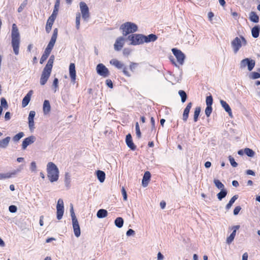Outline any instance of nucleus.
<instances>
[{
  "instance_id": "nucleus-61",
  "label": "nucleus",
  "mask_w": 260,
  "mask_h": 260,
  "mask_svg": "<svg viewBox=\"0 0 260 260\" xmlns=\"http://www.w3.org/2000/svg\"><path fill=\"white\" fill-rule=\"evenodd\" d=\"M135 231L132 230V229H129L127 232H126V236H133L134 234H135Z\"/></svg>"
},
{
  "instance_id": "nucleus-17",
  "label": "nucleus",
  "mask_w": 260,
  "mask_h": 260,
  "mask_svg": "<svg viewBox=\"0 0 260 260\" xmlns=\"http://www.w3.org/2000/svg\"><path fill=\"white\" fill-rule=\"evenodd\" d=\"M69 75L71 78L72 82L75 83L76 79V72L75 69V65L74 63H71L69 66Z\"/></svg>"
},
{
  "instance_id": "nucleus-53",
  "label": "nucleus",
  "mask_w": 260,
  "mask_h": 260,
  "mask_svg": "<svg viewBox=\"0 0 260 260\" xmlns=\"http://www.w3.org/2000/svg\"><path fill=\"white\" fill-rule=\"evenodd\" d=\"M212 111V107L207 106V107L205 109V112L207 117L210 116V114H211Z\"/></svg>"
},
{
  "instance_id": "nucleus-10",
  "label": "nucleus",
  "mask_w": 260,
  "mask_h": 260,
  "mask_svg": "<svg viewBox=\"0 0 260 260\" xmlns=\"http://www.w3.org/2000/svg\"><path fill=\"white\" fill-rule=\"evenodd\" d=\"M96 71L99 75L104 78L108 77L110 74L109 70L103 63H99L97 65Z\"/></svg>"
},
{
  "instance_id": "nucleus-51",
  "label": "nucleus",
  "mask_w": 260,
  "mask_h": 260,
  "mask_svg": "<svg viewBox=\"0 0 260 260\" xmlns=\"http://www.w3.org/2000/svg\"><path fill=\"white\" fill-rule=\"evenodd\" d=\"M49 54L50 53H47L46 52L44 51V54L42 55L41 58L40 63H43V62L48 58Z\"/></svg>"
},
{
  "instance_id": "nucleus-41",
  "label": "nucleus",
  "mask_w": 260,
  "mask_h": 260,
  "mask_svg": "<svg viewBox=\"0 0 260 260\" xmlns=\"http://www.w3.org/2000/svg\"><path fill=\"white\" fill-rule=\"evenodd\" d=\"M226 194L227 191L225 190H221L220 192L217 194L218 199L219 201H221L223 198H224L226 196Z\"/></svg>"
},
{
  "instance_id": "nucleus-28",
  "label": "nucleus",
  "mask_w": 260,
  "mask_h": 260,
  "mask_svg": "<svg viewBox=\"0 0 260 260\" xmlns=\"http://www.w3.org/2000/svg\"><path fill=\"white\" fill-rule=\"evenodd\" d=\"M55 57L53 55H52L49 58L48 62L45 68L44 69H47L48 70L52 71V68L53 66V63L54 62Z\"/></svg>"
},
{
  "instance_id": "nucleus-36",
  "label": "nucleus",
  "mask_w": 260,
  "mask_h": 260,
  "mask_svg": "<svg viewBox=\"0 0 260 260\" xmlns=\"http://www.w3.org/2000/svg\"><path fill=\"white\" fill-rule=\"evenodd\" d=\"M201 107H197L196 108L194 112V115H193V120L194 121L196 122L198 120V117L200 115V113L201 112Z\"/></svg>"
},
{
  "instance_id": "nucleus-31",
  "label": "nucleus",
  "mask_w": 260,
  "mask_h": 260,
  "mask_svg": "<svg viewBox=\"0 0 260 260\" xmlns=\"http://www.w3.org/2000/svg\"><path fill=\"white\" fill-rule=\"evenodd\" d=\"M108 215V212L105 209H100L96 213V216L99 218L106 217Z\"/></svg>"
},
{
  "instance_id": "nucleus-19",
  "label": "nucleus",
  "mask_w": 260,
  "mask_h": 260,
  "mask_svg": "<svg viewBox=\"0 0 260 260\" xmlns=\"http://www.w3.org/2000/svg\"><path fill=\"white\" fill-rule=\"evenodd\" d=\"M220 103L222 106V107L224 109V110L228 113L230 117H232L233 114L232 110L228 105V104L223 100H220Z\"/></svg>"
},
{
  "instance_id": "nucleus-24",
  "label": "nucleus",
  "mask_w": 260,
  "mask_h": 260,
  "mask_svg": "<svg viewBox=\"0 0 260 260\" xmlns=\"http://www.w3.org/2000/svg\"><path fill=\"white\" fill-rule=\"evenodd\" d=\"M191 106H192V103L191 102H190L187 104V106L186 107V108H185V109L184 110L182 118H183V121L185 122L188 119L189 113L190 110L191 108Z\"/></svg>"
},
{
  "instance_id": "nucleus-14",
  "label": "nucleus",
  "mask_w": 260,
  "mask_h": 260,
  "mask_svg": "<svg viewBox=\"0 0 260 260\" xmlns=\"http://www.w3.org/2000/svg\"><path fill=\"white\" fill-rule=\"evenodd\" d=\"M36 140V138L34 136H30L25 138L22 141V149L25 150L28 145L34 143Z\"/></svg>"
},
{
  "instance_id": "nucleus-4",
  "label": "nucleus",
  "mask_w": 260,
  "mask_h": 260,
  "mask_svg": "<svg viewBox=\"0 0 260 260\" xmlns=\"http://www.w3.org/2000/svg\"><path fill=\"white\" fill-rule=\"evenodd\" d=\"M138 26L132 22H126L122 24L120 26V30L124 36L128 34L134 33L138 30Z\"/></svg>"
},
{
  "instance_id": "nucleus-16",
  "label": "nucleus",
  "mask_w": 260,
  "mask_h": 260,
  "mask_svg": "<svg viewBox=\"0 0 260 260\" xmlns=\"http://www.w3.org/2000/svg\"><path fill=\"white\" fill-rule=\"evenodd\" d=\"M75 236L78 238L81 235V230L78 219L72 220Z\"/></svg>"
},
{
  "instance_id": "nucleus-38",
  "label": "nucleus",
  "mask_w": 260,
  "mask_h": 260,
  "mask_svg": "<svg viewBox=\"0 0 260 260\" xmlns=\"http://www.w3.org/2000/svg\"><path fill=\"white\" fill-rule=\"evenodd\" d=\"M237 199H238V196L237 195L234 196L232 198V199L230 200L229 203L226 205V209L227 210H229L231 208L233 204L234 203V202Z\"/></svg>"
},
{
  "instance_id": "nucleus-21",
  "label": "nucleus",
  "mask_w": 260,
  "mask_h": 260,
  "mask_svg": "<svg viewBox=\"0 0 260 260\" xmlns=\"http://www.w3.org/2000/svg\"><path fill=\"white\" fill-rule=\"evenodd\" d=\"M32 90H30L22 100V106L25 107L29 103L31 96L32 94Z\"/></svg>"
},
{
  "instance_id": "nucleus-54",
  "label": "nucleus",
  "mask_w": 260,
  "mask_h": 260,
  "mask_svg": "<svg viewBox=\"0 0 260 260\" xmlns=\"http://www.w3.org/2000/svg\"><path fill=\"white\" fill-rule=\"evenodd\" d=\"M235 237L233 235L231 234L226 238V242L228 244H230L234 240Z\"/></svg>"
},
{
  "instance_id": "nucleus-50",
  "label": "nucleus",
  "mask_w": 260,
  "mask_h": 260,
  "mask_svg": "<svg viewBox=\"0 0 260 260\" xmlns=\"http://www.w3.org/2000/svg\"><path fill=\"white\" fill-rule=\"evenodd\" d=\"M70 213H71V216L72 218V220L77 219L75 213L74 211L73 206V205H71V208H70Z\"/></svg>"
},
{
  "instance_id": "nucleus-55",
  "label": "nucleus",
  "mask_w": 260,
  "mask_h": 260,
  "mask_svg": "<svg viewBox=\"0 0 260 260\" xmlns=\"http://www.w3.org/2000/svg\"><path fill=\"white\" fill-rule=\"evenodd\" d=\"M9 210L11 213H15L17 210V208L15 205H11L9 207Z\"/></svg>"
},
{
  "instance_id": "nucleus-39",
  "label": "nucleus",
  "mask_w": 260,
  "mask_h": 260,
  "mask_svg": "<svg viewBox=\"0 0 260 260\" xmlns=\"http://www.w3.org/2000/svg\"><path fill=\"white\" fill-rule=\"evenodd\" d=\"M71 183V175L66 173L64 176V183L67 187H69Z\"/></svg>"
},
{
  "instance_id": "nucleus-43",
  "label": "nucleus",
  "mask_w": 260,
  "mask_h": 260,
  "mask_svg": "<svg viewBox=\"0 0 260 260\" xmlns=\"http://www.w3.org/2000/svg\"><path fill=\"white\" fill-rule=\"evenodd\" d=\"M178 93L181 98L182 103H184L187 99V95L186 93L183 90H181L179 91Z\"/></svg>"
},
{
  "instance_id": "nucleus-35",
  "label": "nucleus",
  "mask_w": 260,
  "mask_h": 260,
  "mask_svg": "<svg viewBox=\"0 0 260 260\" xmlns=\"http://www.w3.org/2000/svg\"><path fill=\"white\" fill-rule=\"evenodd\" d=\"M123 219L121 217H117L114 221L115 225L118 228H121L123 225Z\"/></svg>"
},
{
  "instance_id": "nucleus-25",
  "label": "nucleus",
  "mask_w": 260,
  "mask_h": 260,
  "mask_svg": "<svg viewBox=\"0 0 260 260\" xmlns=\"http://www.w3.org/2000/svg\"><path fill=\"white\" fill-rule=\"evenodd\" d=\"M126 143L127 146L132 150H134L136 148V146L133 142L132 137L131 134H128L126 136Z\"/></svg>"
},
{
  "instance_id": "nucleus-44",
  "label": "nucleus",
  "mask_w": 260,
  "mask_h": 260,
  "mask_svg": "<svg viewBox=\"0 0 260 260\" xmlns=\"http://www.w3.org/2000/svg\"><path fill=\"white\" fill-rule=\"evenodd\" d=\"M244 153L249 157H253L255 152L251 149L246 148L244 149Z\"/></svg>"
},
{
  "instance_id": "nucleus-7",
  "label": "nucleus",
  "mask_w": 260,
  "mask_h": 260,
  "mask_svg": "<svg viewBox=\"0 0 260 260\" xmlns=\"http://www.w3.org/2000/svg\"><path fill=\"white\" fill-rule=\"evenodd\" d=\"M81 16L83 19L87 21L90 17L89 10L87 4L84 2H81L79 3Z\"/></svg>"
},
{
  "instance_id": "nucleus-30",
  "label": "nucleus",
  "mask_w": 260,
  "mask_h": 260,
  "mask_svg": "<svg viewBox=\"0 0 260 260\" xmlns=\"http://www.w3.org/2000/svg\"><path fill=\"white\" fill-rule=\"evenodd\" d=\"M59 6H60V0H56L55 5H54V10H53L52 14H51V16L56 17V16L57 15V13H58V10L59 8Z\"/></svg>"
},
{
  "instance_id": "nucleus-1",
  "label": "nucleus",
  "mask_w": 260,
  "mask_h": 260,
  "mask_svg": "<svg viewBox=\"0 0 260 260\" xmlns=\"http://www.w3.org/2000/svg\"><path fill=\"white\" fill-rule=\"evenodd\" d=\"M20 42V36L18 29L16 25L13 24L11 32V46L13 52L16 55L19 54Z\"/></svg>"
},
{
  "instance_id": "nucleus-57",
  "label": "nucleus",
  "mask_w": 260,
  "mask_h": 260,
  "mask_svg": "<svg viewBox=\"0 0 260 260\" xmlns=\"http://www.w3.org/2000/svg\"><path fill=\"white\" fill-rule=\"evenodd\" d=\"M1 107H4L6 108H8L7 102L4 98H1Z\"/></svg>"
},
{
  "instance_id": "nucleus-29",
  "label": "nucleus",
  "mask_w": 260,
  "mask_h": 260,
  "mask_svg": "<svg viewBox=\"0 0 260 260\" xmlns=\"http://www.w3.org/2000/svg\"><path fill=\"white\" fill-rule=\"evenodd\" d=\"M97 178L100 182L103 183L105 179V173L104 172L98 170L96 172Z\"/></svg>"
},
{
  "instance_id": "nucleus-8",
  "label": "nucleus",
  "mask_w": 260,
  "mask_h": 260,
  "mask_svg": "<svg viewBox=\"0 0 260 260\" xmlns=\"http://www.w3.org/2000/svg\"><path fill=\"white\" fill-rule=\"evenodd\" d=\"M254 66L255 61L248 58L242 59L240 63V67L241 69H245L247 67L249 71H251L254 67Z\"/></svg>"
},
{
  "instance_id": "nucleus-34",
  "label": "nucleus",
  "mask_w": 260,
  "mask_h": 260,
  "mask_svg": "<svg viewBox=\"0 0 260 260\" xmlns=\"http://www.w3.org/2000/svg\"><path fill=\"white\" fill-rule=\"evenodd\" d=\"M10 140L11 138L10 137H7L1 140V148H7L9 145Z\"/></svg>"
},
{
  "instance_id": "nucleus-27",
  "label": "nucleus",
  "mask_w": 260,
  "mask_h": 260,
  "mask_svg": "<svg viewBox=\"0 0 260 260\" xmlns=\"http://www.w3.org/2000/svg\"><path fill=\"white\" fill-rule=\"evenodd\" d=\"M56 41V40L51 38V40L49 41L46 48L45 49V51L47 53H50L54 46Z\"/></svg>"
},
{
  "instance_id": "nucleus-6",
  "label": "nucleus",
  "mask_w": 260,
  "mask_h": 260,
  "mask_svg": "<svg viewBox=\"0 0 260 260\" xmlns=\"http://www.w3.org/2000/svg\"><path fill=\"white\" fill-rule=\"evenodd\" d=\"M126 40L129 42V45L137 46L143 44V35L133 34L127 36Z\"/></svg>"
},
{
  "instance_id": "nucleus-63",
  "label": "nucleus",
  "mask_w": 260,
  "mask_h": 260,
  "mask_svg": "<svg viewBox=\"0 0 260 260\" xmlns=\"http://www.w3.org/2000/svg\"><path fill=\"white\" fill-rule=\"evenodd\" d=\"M5 120L6 121H8L11 118V113L9 112H6L4 116Z\"/></svg>"
},
{
  "instance_id": "nucleus-26",
  "label": "nucleus",
  "mask_w": 260,
  "mask_h": 260,
  "mask_svg": "<svg viewBox=\"0 0 260 260\" xmlns=\"http://www.w3.org/2000/svg\"><path fill=\"white\" fill-rule=\"evenodd\" d=\"M43 112L45 115L48 114L50 112L51 106L49 101L45 100L43 107Z\"/></svg>"
},
{
  "instance_id": "nucleus-22",
  "label": "nucleus",
  "mask_w": 260,
  "mask_h": 260,
  "mask_svg": "<svg viewBox=\"0 0 260 260\" xmlns=\"http://www.w3.org/2000/svg\"><path fill=\"white\" fill-rule=\"evenodd\" d=\"M151 174L149 172L146 171L143 176L142 184L143 187H146L150 181Z\"/></svg>"
},
{
  "instance_id": "nucleus-9",
  "label": "nucleus",
  "mask_w": 260,
  "mask_h": 260,
  "mask_svg": "<svg viewBox=\"0 0 260 260\" xmlns=\"http://www.w3.org/2000/svg\"><path fill=\"white\" fill-rule=\"evenodd\" d=\"M64 213V203L61 199H59L57 201L56 205V217L58 220H60Z\"/></svg>"
},
{
  "instance_id": "nucleus-37",
  "label": "nucleus",
  "mask_w": 260,
  "mask_h": 260,
  "mask_svg": "<svg viewBox=\"0 0 260 260\" xmlns=\"http://www.w3.org/2000/svg\"><path fill=\"white\" fill-rule=\"evenodd\" d=\"M81 14L78 12L76 14V27L77 29L80 28V26Z\"/></svg>"
},
{
  "instance_id": "nucleus-45",
  "label": "nucleus",
  "mask_w": 260,
  "mask_h": 260,
  "mask_svg": "<svg viewBox=\"0 0 260 260\" xmlns=\"http://www.w3.org/2000/svg\"><path fill=\"white\" fill-rule=\"evenodd\" d=\"M27 5V0H24L21 4V5H20V6L19 7V8H18V12L19 13H20L25 8V7L26 6V5Z\"/></svg>"
},
{
  "instance_id": "nucleus-42",
  "label": "nucleus",
  "mask_w": 260,
  "mask_h": 260,
  "mask_svg": "<svg viewBox=\"0 0 260 260\" xmlns=\"http://www.w3.org/2000/svg\"><path fill=\"white\" fill-rule=\"evenodd\" d=\"M24 134L23 132H20L18 134L15 135L13 138V140L14 142H18L21 139L22 137H23Z\"/></svg>"
},
{
  "instance_id": "nucleus-47",
  "label": "nucleus",
  "mask_w": 260,
  "mask_h": 260,
  "mask_svg": "<svg viewBox=\"0 0 260 260\" xmlns=\"http://www.w3.org/2000/svg\"><path fill=\"white\" fill-rule=\"evenodd\" d=\"M212 103H213L212 97L211 95L207 96L206 99V103L207 106L212 107L211 106L212 105Z\"/></svg>"
},
{
  "instance_id": "nucleus-40",
  "label": "nucleus",
  "mask_w": 260,
  "mask_h": 260,
  "mask_svg": "<svg viewBox=\"0 0 260 260\" xmlns=\"http://www.w3.org/2000/svg\"><path fill=\"white\" fill-rule=\"evenodd\" d=\"M213 182L217 188L221 190L223 189L224 185L219 180L215 179Z\"/></svg>"
},
{
  "instance_id": "nucleus-23",
  "label": "nucleus",
  "mask_w": 260,
  "mask_h": 260,
  "mask_svg": "<svg viewBox=\"0 0 260 260\" xmlns=\"http://www.w3.org/2000/svg\"><path fill=\"white\" fill-rule=\"evenodd\" d=\"M110 63L118 69H122L124 67V64L117 59H112L110 61Z\"/></svg>"
},
{
  "instance_id": "nucleus-32",
  "label": "nucleus",
  "mask_w": 260,
  "mask_h": 260,
  "mask_svg": "<svg viewBox=\"0 0 260 260\" xmlns=\"http://www.w3.org/2000/svg\"><path fill=\"white\" fill-rule=\"evenodd\" d=\"M260 31V27L255 26L252 28L251 30L252 36L253 38H256L259 36V32Z\"/></svg>"
},
{
  "instance_id": "nucleus-20",
  "label": "nucleus",
  "mask_w": 260,
  "mask_h": 260,
  "mask_svg": "<svg viewBox=\"0 0 260 260\" xmlns=\"http://www.w3.org/2000/svg\"><path fill=\"white\" fill-rule=\"evenodd\" d=\"M55 18V17L52 16L49 17L46 25V31L47 33L50 32Z\"/></svg>"
},
{
  "instance_id": "nucleus-59",
  "label": "nucleus",
  "mask_w": 260,
  "mask_h": 260,
  "mask_svg": "<svg viewBox=\"0 0 260 260\" xmlns=\"http://www.w3.org/2000/svg\"><path fill=\"white\" fill-rule=\"evenodd\" d=\"M241 208L240 206H238L235 207L234 210V214L235 215H237L239 213L240 211L241 210Z\"/></svg>"
},
{
  "instance_id": "nucleus-15",
  "label": "nucleus",
  "mask_w": 260,
  "mask_h": 260,
  "mask_svg": "<svg viewBox=\"0 0 260 260\" xmlns=\"http://www.w3.org/2000/svg\"><path fill=\"white\" fill-rule=\"evenodd\" d=\"M51 71L48 70L47 69H44L42 74L41 75V79H40V84L42 85H44L47 82L50 75L51 74Z\"/></svg>"
},
{
  "instance_id": "nucleus-11",
  "label": "nucleus",
  "mask_w": 260,
  "mask_h": 260,
  "mask_svg": "<svg viewBox=\"0 0 260 260\" xmlns=\"http://www.w3.org/2000/svg\"><path fill=\"white\" fill-rule=\"evenodd\" d=\"M22 168L20 166L19 169L1 174V179H7L14 177L18 173L21 171Z\"/></svg>"
},
{
  "instance_id": "nucleus-13",
  "label": "nucleus",
  "mask_w": 260,
  "mask_h": 260,
  "mask_svg": "<svg viewBox=\"0 0 260 260\" xmlns=\"http://www.w3.org/2000/svg\"><path fill=\"white\" fill-rule=\"evenodd\" d=\"M125 40L126 39H125L123 37H118L116 39L115 42L114 44V48L115 50H120L121 48L123 47Z\"/></svg>"
},
{
  "instance_id": "nucleus-3",
  "label": "nucleus",
  "mask_w": 260,
  "mask_h": 260,
  "mask_svg": "<svg viewBox=\"0 0 260 260\" xmlns=\"http://www.w3.org/2000/svg\"><path fill=\"white\" fill-rule=\"evenodd\" d=\"M172 52L177 59V62L175 61L173 56H170L169 58L171 62L176 67L179 68V66L178 65V63L179 65H182L184 63V60L185 58V55L180 50H179L176 48H173L172 49Z\"/></svg>"
},
{
  "instance_id": "nucleus-56",
  "label": "nucleus",
  "mask_w": 260,
  "mask_h": 260,
  "mask_svg": "<svg viewBox=\"0 0 260 260\" xmlns=\"http://www.w3.org/2000/svg\"><path fill=\"white\" fill-rule=\"evenodd\" d=\"M121 192H122V194L123 196V200L124 201H127V198L126 191L123 187H122L121 188Z\"/></svg>"
},
{
  "instance_id": "nucleus-58",
  "label": "nucleus",
  "mask_w": 260,
  "mask_h": 260,
  "mask_svg": "<svg viewBox=\"0 0 260 260\" xmlns=\"http://www.w3.org/2000/svg\"><path fill=\"white\" fill-rule=\"evenodd\" d=\"M57 33H58V30L57 28H55L53 30V33L52 34V36L51 37V39H53L56 40L57 37Z\"/></svg>"
},
{
  "instance_id": "nucleus-33",
  "label": "nucleus",
  "mask_w": 260,
  "mask_h": 260,
  "mask_svg": "<svg viewBox=\"0 0 260 260\" xmlns=\"http://www.w3.org/2000/svg\"><path fill=\"white\" fill-rule=\"evenodd\" d=\"M249 19L251 21L255 23L258 22L259 21V17L254 12H250L249 14Z\"/></svg>"
},
{
  "instance_id": "nucleus-46",
  "label": "nucleus",
  "mask_w": 260,
  "mask_h": 260,
  "mask_svg": "<svg viewBox=\"0 0 260 260\" xmlns=\"http://www.w3.org/2000/svg\"><path fill=\"white\" fill-rule=\"evenodd\" d=\"M58 87V80L57 78H55L54 79L53 84H52V88L54 90V92H55Z\"/></svg>"
},
{
  "instance_id": "nucleus-62",
  "label": "nucleus",
  "mask_w": 260,
  "mask_h": 260,
  "mask_svg": "<svg viewBox=\"0 0 260 260\" xmlns=\"http://www.w3.org/2000/svg\"><path fill=\"white\" fill-rule=\"evenodd\" d=\"M165 258L164 256L161 254L160 252H158L157 254L156 260H164Z\"/></svg>"
},
{
  "instance_id": "nucleus-60",
  "label": "nucleus",
  "mask_w": 260,
  "mask_h": 260,
  "mask_svg": "<svg viewBox=\"0 0 260 260\" xmlns=\"http://www.w3.org/2000/svg\"><path fill=\"white\" fill-rule=\"evenodd\" d=\"M122 69V72L125 76H126L127 77L131 76V74L127 71L126 68L124 66Z\"/></svg>"
},
{
  "instance_id": "nucleus-2",
  "label": "nucleus",
  "mask_w": 260,
  "mask_h": 260,
  "mask_svg": "<svg viewBox=\"0 0 260 260\" xmlns=\"http://www.w3.org/2000/svg\"><path fill=\"white\" fill-rule=\"evenodd\" d=\"M47 177L51 182H56L59 178V170L56 165L49 162L47 165Z\"/></svg>"
},
{
  "instance_id": "nucleus-52",
  "label": "nucleus",
  "mask_w": 260,
  "mask_h": 260,
  "mask_svg": "<svg viewBox=\"0 0 260 260\" xmlns=\"http://www.w3.org/2000/svg\"><path fill=\"white\" fill-rule=\"evenodd\" d=\"M229 159L231 165L233 167H237L238 164L235 161V159L233 157H232L231 156H229Z\"/></svg>"
},
{
  "instance_id": "nucleus-12",
  "label": "nucleus",
  "mask_w": 260,
  "mask_h": 260,
  "mask_svg": "<svg viewBox=\"0 0 260 260\" xmlns=\"http://www.w3.org/2000/svg\"><path fill=\"white\" fill-rule=\"evenodd\" d=\"M36 115V112L34 111H30L28 117V124L29 130L31 132H33L35 127L34 117Z\"/></svg>"
},
{
  "instance_id": "nucleus-5",
  "label": "nucleus",
  "mask_w": 260,
  "mask_h": 260,
  "mask_svg": "<svg viewBox=\"0 0 260 260\" xmlns=\"http://www.w3.org/2000/svg\"><path fill=\"white\" fill-rule=\"evenodd\" d=\"M247 41L243 37H236L231 42V46L234 53H237L242 46H246Z\"/></svg>"
},
{
  "instance_id": "nucleus-49",
  "label": "nucleus",
  "mask_w": 260,
  "mask_h": 260,
  "mask_svg": "<svg viewBox=\"0 0 260 260\" xmlns=\"http://www.w3.org/2000/svg\"><path fill=\"white\" fill-rule=\"evenodd\" d=\"M260 77V74L256 72H252L249 75V78L252 79H255Z\"/></svg>"
},
{
  "instance_id": "nucleus-48",
  "label": "nucleus",
  "mask_w": 260,
  "mask_h": 260,
  "mask_svg": "<svg viewBox=\"0 0 260 260\" xmlns=\"http://www.w3.org/2000/svg\"><path fill=\"white\" fill-rule=\"evenodd\" d=\"M30 170L32 173L37 172V165L35 161H32L30 163Z\"/></svg>"
},
{
  "instance_id": "nucleus-64",
  "label": "nucleus",
  "mask_w": 260,
  "mask_h": 260,
  "mask_svg": "<svg viewBox=\"0 0 260 260\" xmlns=\"http://www.w3.org/2000/svg\"><path fill=\"white\" fill-rule=\"evenodd\" d=\"M136 67H137V63H132L129 65L130 70L132 72H134V71H135V69L136 68Z\"/></svg>"
},
{
  "instance_id": "nucleus-18",
  "label": "nucleus",
  "mask_w": 260,
  "mask_h": 260,
  "mask_svg": "<svg viewBox=\"0 0 260 260\" xmlns=\"http://www.w3.org/2000/svg\"><path fill=\"white\" fill-rule=\"evenodd\" d=\"M157 39V37L154 34H150L148 36L143 35V43H150L155 41Z\"/></svg>"
}]
</instances>
